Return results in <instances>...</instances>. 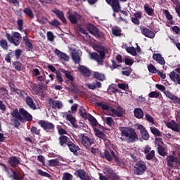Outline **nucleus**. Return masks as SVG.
Masks as SVG:
<instances>
[{
    "mask_svg": "<svg viewBox=\"0 0 180 180\" xmlns=\"http://www.w3.org/2000/svg\"><path fill=\"white\" fill-rule=\"evenodd\" d=\"M112 33L115 37H122V30L120 28H112Z\"/></svg>",
    "mask_w": 180,
    "mask_h": 180,
    "instance_id": "obj_47",
    "label": "nucleus"
},
{
    "mask_svg": "<svg viewBox=\"0 0 180 180\" xmlns=\"http://www.w3.org/2000/svg\"><path fill=\"white\" fill-rule=\"evenodd\" d=\"M167 127H169V129H171L172 130H173V131L174 132H180V121L179 123H176V122H167Z\"/></svg>",
    "mask_w": 180,
    "mask_h": 180,
    "instance_id": "obj_21",
    "label": "nucleus"
},
{
    "mask_svg": "<svg viewBox=\"0 0 180 180\" xmlns=\"http://www.w3.org/2000/svg\"><path fill=\"white\" fill-rule=\"evenodd\" d=\"M150 129L152 134H153V135H155L156 136H161V133L160 132V130L158 129V128L150 127Z\"/></svg>",
    "mask_w": 180,
    "mask_h": 180,
    "instance_id": "obj_54",
    "label": "nucleus"
},
{
    "mask_svg": "<svg viewBox=\"0 0 180 180\" xmlns=\"http://www.w3.org/2000/svg\"><path fill=\"white\" fill-rule=\"evenodd\" d=\"M111 155L115 158V161L117 163V166H122V165H124L123 162L120 159L118 155H116V153L113 150H110Z\"/></svg>",
    "mask_w": 180,
    "mask_h": 180,
    "instance_id": "obj_31",
    "label": "nucleus"
},
{
    "mask_svg": "<svg viewBox=\"0 0 180 180\" xmlns=\"http://www.w3.org/2000/svg\"><path fill=\"white\" fill-rule=\"evenodd\" d=\"M141 33L143 34V36L148 37V39H154L155 37V34L149 28L143 27V25L141 26Z\"/></svg>",
    "mask_w": 180,
    "mask_h": 180,
    "instance_id": "obj_11",
    "label": "nucleus"
},
{
    "mask_svg": "<svg viewBox=\"0 0 180 180\" xmlns=\"http://www.w3.org/2000/svg\"><path fill=\"white\" fill-rule=\"evenodd\" d=\"M137 129L140 130V134L142 139L146 141L149 139L150 135L148 131L146 129V127H144L143 124H138Z\"/></svg>",
    "mask_w": 180,
    "mask_h": 180,
    "instance_id": "obj_14",
    "label": "nucleus"
},
{
    "mask_svg": "<svg viewBox=\"0 0 180 180\" xmlns=\"http://www.w3.org/2000/svg\"><path fill=\"white\" fill-rule=\"evenodd\" d=\"M126 51L133 56H137V51L134 47H127Z\"/></svg>",
    "mask_w": 180,
    "mask_h": 180,
    "instance_id": "obj_46",
    "label": "nucleus"
},
{
    "mask_svg": "<svg viewBox=\"0 0 180 180\" xmlns=\"http://www.w3.org/2000/svg\"><path fill=\"white\" fill-rule=\"evenodd\" d=\"M134 114L138 119H142L143 117V111L141 108H136L134 110Z\"/></svg>",
    "mask_w": 180,
    "mask_h": 180,
    "instance_id": "obj_35",
    "label": "nucleus"
},
{
    "mask_svg": "<svg viewBox=\"0 0 180 180\" xmlns=\"http://www.w3.org/2000/svg\"><path fill=\"white\" fill-rule=\"evenodd\" d=\"M54 53L60 58V60H63L65 61L70 60V56L64 53V52H61L60 51H59V49H56Z\"/></svg>",
    "mask_w": 180,
    "mask_h": 180,
    "instance_id": "obj_20",
    "label": "nucleus"
},
{
    "mask_svg": "<svg viewBox=\"0 0 180 180\" xmlns=\"http://www.w3.org/2000/svg\"><path fill=\"white\" fill-rule=\"evenodd\" d=\"M60 161L58 158L51 159L49 160V167H58L59 166Z\"/></svg>",
    "mask_w": 180,
    "mask_h": 180,
    "instance_id": "obj_41",
    "label": "nucleus"
},
{
    "mask_svg": "<svg viewBox=\"0 0 180 180\" xmlns=\"http://www.w3.org/2000/svg\"><path fill=\"white\" fill-rule=\"evenodd\" d=\"M145 119L149 123H151L152 124H155L154 122V117H152L150 114L146 113L145 114Z\"/></svg>",
    "mask_w": 180,
    "mask_h": 180,
    "instance_id": "obj_53",
    "label": "nucleus"
},
{
    "mask_svg": "<svg viewBox=\"0 0 180 180\" xmlns=\"http://www.w3.org/2000/svg\"><path fill=\"white\" fill-rule=\"evenodd\" d=\"M79 72L86 77H89L91 75V71L86 66L79 65Z\"/></svg>",
    "mask_w": 180,
    "mask_h": 180,
    "instance_id": "obj_19",
    "label": "nucleus"
},
{
    "mask_svg": "<svg viewBox=\"0 0 180 180\" xmlns=\"http://www.w3.org/2000/svg\"><path fill=\"white\" fill-rule=\"evenodd\" d=\"M117 92H119V89H116L113 85H110L107 89V93L110 95L117 94Z\"/></svg>",
    "mask_w": 180,
    "mask_h": 180,
    "instance_id": "obj_42",
    "label": "nucleus"
},
{
    "mask_svg": "<svg viewBox=\"0 0 180 180\" xmlns=\"http://www.w3.org/2000/svg\"><path fill=\"white\" fill-rule=\"evenodd\" d=\"M132 68H129L127 66H124V68H122V75H124L125 77H130L131 74L132 73Z\"/></svg>",
    "mask_w": 180,
    "mask_h": 180,
    "instance_id": "obj_32",
    "label": "nucleus"
},
{
    "mask_svg": "<svg viewBox=\"0 0 180 180\" xmlns=\"http://www.w3.org/2000/svg\"><path fill=\"white\" fill-rule=\"evenodd\" d=\"M8 163L10 164L11 167H16L20 163V161L17 157H15V155H12L8 159Z\"/></svg>",
    "mask_w": 180,
    "mask_h": 180,
    "instance_id": "obj_22",
    "label": "nucleus"
},
{
    "mask_svg": "<svg viewBox=\"0 0 180 180\" xmlns=\"http://www.w3.org/2000/svg\"><path fill=\"white\" fill-rule=\"evenodd\" d=\"M5 37H6L7 40L9 41L10 44H13L14 46H18L20 44V41H22V37L20 33L18 32H13L12 35L9 33L6 32Z\"/></svg>",
    "mask_w": 180,
    "mask_h": 180,
    "instance_id": "obj_4",
    "label": "nucleus"
},
{
    "mask_svg": "<svg viewBox=\"0 0 180 180\" xmlns=\"http://www.w3.org/2000/svg\"><path fill=\"white\" fill-rule=\"evenodd\" d=\"M111 112H112L114 117L122 118L124 117L126 110L124 108H123V107L118 106L116 109H111Z\"/></svg>",
    "mask_w": 180,
    "mask_h": 180,
    "instance_id": "obj_13",
    "label": "nucleus"
},
{
    "mask_svg": "<svg viewBox=\"0 0 180 180\" xmlns=\"http://www.w3.org/2000/svg\"><path fill=\"white\" fill-rule=\"evenodd\" d=\"M96 134L97 137L103 140L104 142H105V144H110V141L108 140V138H107L106 135L104 133H103L102 131L97 130V132Z\"/></svg>",
    "mask_w": 180,
    "mask_h": 180,
    "instance_id": "obj_27",
    "label": "nucleus"
},
{
    "mask_svg": "<svg viewBox=\"0 0 180 180\" xmlns=\"http://www.w3.org/2000/svg\"><path fill=\"white\" fill-rule=\"evenodd\" d=\"M153 58L157 61L158 63H160V65H165V60L161 54L155 53L153 55Z\"/></svg>",
    "mask_w": 180,
    "mask_h": 180,
    "instance_id": "obj_25",
    "label": "nucleus"
},
{
    "mask_svg": "<svg viewBox=\"0 0 180 180\" xmlns=\"http://www.w3.org/2000/svg\"><path fill=\"white\" fill-rule=\"evenodd\" d=\"M95 50L97 52H89V58L96 61L98 65H103V63L105 58V53H109V49L106 46H98L96 47Z\"/></svg>",
    "mask_w": 180,
    "mask_h": 180,
    "instance_id": "obj_2",
    "label": "nucleus"
},
{
    "mask_svg": "<svg viewBox=\"0 0 180 180\" xmlns=\"http://www.w3.org/2000/svg\"><path fill=\"white\" fill-rule=\"evenodd\" d=\"M18 30L22 31L23 29V20L22 18H19L17 22Z\"/></svg>",
    "mask_w": 180,
    "mask_h": 180,
    "instance_id": "obj_63",
    "label": "nucleus"
},
{
    "mask_svg": "<svg viewBox=\"0 0 180 180\" xmlns=\"http://www.w3.org/2000/svg\"><path fill=\"white\" fill-rule=\"evenodd\" d=\"M88 118H89V121L91 123V124L93 127H96L98 124V121L96 120V117H94V116L91 115V114L88 113Z\"/></svg>",
    "mask_w": 180,
    "mask_h": 180,
    "instance_id": "obj_40",
    "label": "nucleus"
},
{
    "mask_svg": "<svg viewBox=\"0 0 180 180\" xmlns=\"http://www.w3.org/2000/svg\"><path fill=\"white\" fill-rule=\"evenodd\" d=\"M79 113L82 116V118L87 120L89 117V113L86 112V110L84 107H80L79 109Z\"/></svg>",
    "mask_w": 180,
    "mask_h": 180,
    "instance_id": "obj_37",
    "label": "nucleus"
},
{
    "mask_svg": "<svg viewBox=\"0 0 180 180\" xmlns=\"http://www.w3.org/2000/svg\"><path fill=\"white\" fill-rule=\"evenodd\" d=\"M68 19L72 25H75L78 24L79 21L83 20L82 15L78 13L77 11H73V13L68 12Z\"/></svg>",
    "mask_w": 180,
    "mask_h": 180,
    "instance_id": "obj_7",
    "label": "nucleus"
},
{
    "mask_svg": "<svg viewBox=\"0 0 180 180\" xmlns=\"http://www.w3.org/2000/svg\"><path fill=\"white\" fill-rule=\"evenodd\" d=\"M30 131L33 136H34V135L40 136V134H41L40 133L41 130L38 129V128L37 127H32Z\"/></svg>",
    "mask_w": 180,
    "mask_h": 180,
    "instance_id": "obj_49",
    "label": "nucleus"
},
{
    "mask_svg": "<svg viewBox=\"0 0 180 180\" xmlns=\"http://www.w3.org/2000/svg\"><path fill=\"white\" fill-rule=\"evenodd\" d=\"M119 129L121 135L120 139L122 142L132 143L136 142L139 139L138 134L134 128L130 127H120Z\"/></svg>",
    "mask_w": 180,
    "mask_h": 180,
    "instance_id": "obj_1",
    "label": "nucleus"
},
{
    "mask_svg": "<svg viewBox=\"0 0 180 180\" xmlns=\"http://www.w3.org/2000/svg\"><path fill=\"white\" fill-rule=\"evenodd\" d=\"M49 105L52 109H61L63 108V103L61 102V101L53 100V98L49 99Z\"/></svg>",
    "mask_w": 180,
    "mask_h": 180,
    "instance_id": "obj_12",
    "label": "nucleus"
},
{
    "mask_svg": "<svg viewBox=\"0 0 180 180\" xmlns=\"http://www.w3.org/2000/svg\"><path fill=\"white\" fill-rule=\"evenodd\" d=\"M154 156H155V150H151L146 155V158L147 160H151L153 159Z\"/></svg>",
    "mask_w": 180,
    "mask_h": 180,
    "instance_id": "obj_58",
    "label": "nucleus"
},
{
    "mask_svg": "<svg viewBox=\"0 0 180 180\" xmlns=\"http://www.w3.org/2000/svg\"><path fill=\"white\" fill-rule=\"evenodd\" d=\"M66 118L68 120V122H70V124L73 126V127L78 129L79 126L78 124L76 123L77 120L75 117L71 115V114H67Z\"/></svg>",
    "mask_w": 180,
    "mask_h": 180,
    "instance_id": "obj_30",
    "label": "nucleus"
},
{
    "mask_svg": "<svg viewBox=\"0 0 180 180\" xmlns=\"http://www.w3.org/2000/svg\"><path fill=\"white\" fill-rule=\"evenodd\" d=\"M52 12L58 17V18L60 20V21L63 23H65V24L68 23L67 18L65 17L63 11L59 9L55 8L52 10Z\"/></svg>",
    "mask_w": 180,
    "mask_h": 180,
    "instance_id": "obj_15",
    "label": "nucleus"
},
{
    "mask_svg": "<svg viewBox=\"0 0 180 180\" xmlns=\"http://www.w3.org/2000/svg\"><path fill=\"white\" fill-rule=\"evenodd\" d=\"M82 143L86 148L90 147L93 143H94V140L91 139V138H89V136H86V135L83 134L82 136Z\"/></svg>",
    "mask_w": 180,
    "mask_h": 180,
    "instance_id": "obj_17",
    "label": "nucleus"
},
{
    "mask_svg": "<svg viewBox=\"0 0 180 180\" xmlns=\"http://www.w3.org/2000/svg\"><path fill=\"white\" fill-rule=\"evenodd\" d=\"M37 174L39 175H40L41 176H45V177H47V178H51V174H48V172H46L42 171L41 169H38Z\"/></svg>",
    "mask_w": 180,
    "mask_h": 180,
    "instance_id": "obj_50",
    "label": "nucleus"
},
{
    "mask_svg": "<svg viewBox=\"0 0 180 180\" xmlns=\"http://www.w3.org/2000/svg\"><path fill=\"white\" fill-rule=\"evenodd\" d=\"M62 180H72V174L65 172L63 176Z\"/></svg>",
    "mask_w": 180,
    "mask_h": 180,
    "instance_id": "obj_55",
    "label": "nucleus"
},
{
    "mask_svg": "<svg viewBox=\"0 0 180 180\" xmlns=\"http://www.w3.org/2000/svg\"><path fill=\"white\" fill-rule=\"evenodd\" d=\"M97 105L101 108L103 110H108L110 109V107L108 105V104H105L101 102H98Z\"/></svg>",
    "mask_w": 180,
    "mask_h": 180,
    "instance_id": "obj_57",
    "label": "nucleus"
},
{
    "mask_svg": "<svg viewBox=\"0 0 180 180\" xmlns=\"http://www.w3.org/2000/svg\"><path fill=\"white\" fill-rule=\"evenodd\" d=\"M148 70L149 71L150 73H152V74H156L158 73V70L157 68H155V66H154L153 64H150L148 66Z\"/></svg>",
    "mask_w": 180,
    "mask_h": 180,
    "instance_id": "obj_52",
    "label": "nucleus"
},
{
    "mask_svg": "<svg viewBox=\"0 0 180 180\" xmlns=\"http://www.w3.org/2000/svg\"><path fill=\"white\" fill-rule=\"evenodd\" d=\"M149 98H158V96H160V93L157 92V91H152L150 93H149L148 95Z\"/></svg>",
    "mask_w": 180,
    "mask_h": 180,
    "instance_id": "obj_64",
    "label": "nucleus"
},
{
    "mask_svg": "<svg viewBox=\"0 0 180 180\" xmlns=\"http://www.w3.org/2000/svg\"><path fill=\"white\" fill-rule=\"evenodd\" d=\"M59 143L60 146L65 147L66 146H68V143L70 142V138L68 136H65V135H61L59 138Z\"/></svg>",
    "mask_w": 180,
    "mask_h": 180,
    "instance_id": "obj_23",
    "label": "nucleus"
},
{
    "mask_svg": "<svg viewBox=\"0 0 180 180\" xmlns=\"http://www.w3.org/2000/svg\"><path fill=\"white\" fill-rule=\"evenodd\" d=\"M143 8L148 15L152 16L154 15V9L153 8H150L148 6H144Z\"/></svg>",
    "mask_w": 180,
    "mask_h": 180,
    "instance_id": "obj_45",
    "label": "nucleus"
},
{
    "mask_svg": "<svg viewBox=\"0 0 180 180\" xmlns=\"http://www.w3.org/2000/svg\"><path fill=\"white\" fill-rule=\"evenodd\" d=\"M23 12H24L25 15L28 16L30 18H31V19L34 18V14L33 11H32L31 8H29V7L25 8L23 10Z\"/></svg>",
    "mask_w": 180,
    "mask_h": 180,
    "instance_id": "obj_36",
    "label": "nucleus"
},
{
    "mask_svg": "<svg viewBox=\"0 0 180 180\" xmlns=\"http://www.w3.org/2000/svg\"><path fill=\"white\" fill-rule=\"evenodd\" d=\"M165 94L169 98L174 104H178L179 97L174 95V94L170 91H165Z\"/></svg>",
    "mask_w": 180,
    "mask_h": 180,
    "instance_id": "obj_26",
    "label": "nucleus"
},
{
    "mask_svg": "<svg viewBox=\"0 0 180 180\" xmlns=\"http://www.w3.org/2000/svg\"><path fill=\"white\" fill-rule=\"evenodd\" d=\"M101 157L103 159H105V160H107L108 161H110V162L113 160L112 156L110 155V153L108 150H105L104 151V153L101 154Z\"/></svg>",
    "mask_w": 180,
    "mask_h": 180,
    "instance_id": "obj_33",
    "label": "nucleus"
},
{
    "mask_svg": "<svg viewBox=\"0 0 180 180\" xmlns=\"http://www.w3.org/2000/svg\"><path fill=\"white\" fill-rule=\"evenodd\" d=\"M11 115L12 117H16L22 123L25 122H32L33 120L32 114L24 108H20L19 111L18 109L13 110L11 112Z\"/></svg>",
    "mask_w": 180,
    "mask_h": 180,
    "instance_id": "obj_3",
    "label": "nucleus"
},
{
    "mask_svg": "<svg viewBox=\"0 0 180 180\" xmlns=\"http://www.w3.org/2000/svg\"><path fill=\"white\" fill-rule=\"evenodd\" d=\"M72 58L75 63L79 64L81 63V56L79 51H74L72 53Z\"/></svg>",
    "mask_w": 180,
    "mask_h": 180,
    "instance_id": "obj_28",
    "label": "nucleus"
},
{
    "mask_svg": "<svg viewBox=\"0 0 180 180\" xmlns=\"http://www.w3.org/2000/svg\"><path fill=\"white\" fill-rule=\"evenodd\" d=\"M49 25H50L51 26L58 27V26L60 25V21H58V20L54 19V20H53L52 21H51V22H49Z\"/></svg>",
    "mask_w": 180,
    "mask_h": 180,
    "instance_id": "obj_60",
    "label": "nucleus"
},
{
    "mask_svg": "<svg viewBox=\"0 0 180 180\" xmlns=\"http://www.w3.org/2000/svg\"><path fill=\"white\" fill-rule=\"evenodd\" d=\"M146 164L142 160L138 161L134 166V174L136 175H142L146 173Z\"/></svg>",
    "mask_w": 180,
    "mask_h": 180,
    "instance_id": "obj_6",
    "label": "nucleus"
},
{
    "mask_svg": "<svg viewBox=\"0 0 180 180\" xmlns=\"http://www.w3.org/2000/svg\"><path fill=\"white\" fill-rule=\"evenodd\" d=\"M93 77H94V78L97 79V80H99L101 82L104 81L105 79L104 75H103L102 73H100L98 72H94Z\"/></svg>",
    "mask_w": 180,
    "mask_h": 180,
    "instance_id": "obj_38",
    "label": "nucleus"
},
{
    "mask_svg": "<svg viewBox=\"0 0 180 180\" xmlns=\"http://www.w3.org/2000/svg\"><path fill=\"white\" fill-rule=\"evenodd\" d=\"M167 160L169 164H172L173 162H176L177 158H175L174 155H169L167 157Z\"/></svg>",
    "mask_w": 180,
    "mask_h": 180,
    "instance_id": "obj_61",
    "label": "nucleus"
},
{
    "mask_svg": "<svg viewBox=\"0 0 180 180\" xmlns=\"http://www.w3.org/2000/svg\"><path fill=\"white\" fill-rule=\"evenodd\" d=\"M75 174L76 175V176L80 178L81 180H91V179L89 177L88 174H86V172L84 170H77L75 172Z\"/></svg>",
    "mask_w": 180,
    "mask_h": 180,
    "instance_id": "obj_18",
    "label": "nucleus"
},
{
    "mask_svg": "<svg viewBox=\"0 0 180 180\" xmlns=\"http://www.w3.org/2000/svg\"><path fill=\"white\" fill-rule=\"evenodd\" d=\"M23 41H24V44L26 47V49L27 51H31L34 49L33 44H32V42L30 41V39H29V37H27V35H25L23 37Z\"/></svg>",
    "mask_w": 180,
    "mask_h": 180,
    "instance_id": "obj_24",
    "label": "nucleus"
},
{
    "mask_svg": "<svg viewBox=\"0 0 180 180\" xmlns=\"http://www.w3.org/2000/svg\"><path fill=\"white\" fill-rule=\"evenodd\" d=\"M39 125L47 133H53L55 130V124L49 121L39 120L38 121Z\"/></svg>",
    "mask_w": 180,
    "mask_h": 180,
    "instance_id": "obj_8",
    "label": "nucleus"
},
{
    "mask_svg": "<svg viewBox=\"0 0 180 180\" xmlns=\"http://www.w3.org/2000/svg\"><path fill=\"white\" fill-rule=\"evenodd\" d=\"M33 98H34L33 96L32 97L28 95L25 97V102L30 109L37 110V104L34 103Z\"/></svg>",
    "mask_w": 180,
    "mask_h": 180,
    "instance_id": "obj_16",
    "label": "nucleus"
},
{
    "mask_svg": "<svg viewBox=\"0 0 180 180\" xmlns=\"http://www.w3.org/2000/svg\"><path fill=\"white\" fill-rule=\"evenodd\" d=\"M0 47L4 50H8V44L6 39H1L0 40Z\"/></svg>",
    "mask_w": 180,
    "mask_h": 180,
    "instance_id": "obj_43",
    "label": "nucleus"
},
{
    "mask_svg": "<svg viewBox=\"0 0 180 180\" xmlns=\"http://www.w3.org/2000/svg\"><path fill=\"white\" fill-rule=\"evenodd\" d=\"M13 67L17 71H21L23 69V66L21 62L19 61H14L13 62Z\"/></svg>",
    "mask_w": 180,
    "mask_h": 180,
    "instance_id": "obj_39",
    "label": "nucleus"
},
{
    "mask_svg": "<svg viewBox=\"0 0 180 180\" xmlns=\"http://www.w3.org/2000/svg\"><path fill=\"white\" fill-rule=\"evenodd\" d=\"M56 79L58 80L57 83L59 84H62L63 82V78L62 77V73L60 71H56Z\"/></svg>",
    "mask_w": 180,
    "mask_h": 180,
    "instance_id": "obj_48",
    "label": "nucleus"
},
{
    "mask_svg": "<svg viewBox=\"0 0 180 180\" xmlns=\"http://www.w3.org/2000/svg\"><path fill=\"white\" fill-rule=\"evenodd\" d=\"M120 1L125 3L127 0H105V2L111 6L114 13H119L122 8Z\"/></svg>",
    "mask_w": 180,
    "mask_h": 180,
    "instance_id": "obj_9",
    "label": "nucleus"
},
{
    "mask_svg": "<svg viewBox=\"0 0 180 180\" xmlns=\"http://www.w3.org/2000/svg\"><path fill=\"white\" fill-rule=\"evenodd\" d=\"M11 122H13L15 127H19L20 126V121L16 117H13V119L11 120Z\"/></svg>",
    "mask_w": 180,
    "mask_h": 180,
    "instance_id": "obj_56",
    "label": "nucleus"
},
{
    "mask_svg": "<svg viewBox=\"0 0 180 180\" xmlns=\"http://www.w3.org/2000/svg\"><path fill=\"white\" fill-rule=\"evenodd\" d=\"M86 30H89V33L92 34V36H94L96 39H100V37H103V39H105V34L103 33V32L99 31L98 28L96 27V25H94L92 23H87L86 25Z\"/></svg>",
    "mask_w": 180,
    "mask_h": 180,
    "instance_id": "obj_5",
    "label": "nucleus"
},
{
    "mask_svg": "<svg viewBox=\"0 0 180 180\" xmlns=\"http://www.w3.org/2000/svg\"><path fill=\"white\" fill-rule=\"evenodd\" d=\"M103 173L111 180H120V176L116 174L110 166L105 167Z\"/></svg>",
    "mask_w": 180,
    "mask_h": 180,
    "instance_id": "obj_10",
    "label": "nucleus"
},
{
    "mask_svg": "<svg viewBox=\"0 0 180 180\" xmlns=\"http://www.w3.org/2000/svg\"><path fill=\"white\" fill-rule=\"evenodd\" d=\"M105 124L109 127H112L115 124V121L113 120L112 117H108L105 118Z\"/></svg>",
    "mask_w": 180,
    "mask_h": 180,
    "instance_id": "obj_51",
    "label": "nucleus"
},
{
    "mask_svg": "<svg viewBox=\"0 0 180 180\" xmlns=\"http://www.w3.org/2000/svg\"><path fill=\"white\" fill-rule=\"evenodd\" d=\"M164 15L166 16V18L170 21V24L172 25H174L176 22L174 20H172L174 19V17L172 16V15H171L168 10H165Z\"/></svg>",
    "mask_w": 180,
    "mask_h": 180,
    "instance_id": "obj_34",
    "label": "nucleus"
},
{
    "mask_svg": "<svg viewBox=\"0 0 180 180\" xmlns=\"http://www.w3.org/2000/svg\"><path fill=\"white\" fill-rule=\"evenodd\" d=\"M65 78L68 79V80L71 82V84H72V82H74L75 78L74 76L71 75V72L70 71H68L67 73H65Z\"/></svg>",
    "mask_w": 180,
    "mask_h": 180,
    "instance_id": "obj_59",
    "label": "nucleus"
},
{
    "mask_svg": "<svg viewBox=\"0 0 180 180\" xmlns=\"http://www.w3.org/2000/svg\"><path fill=\"white\" fill-rule=\"evenodd\" d=\"M13 178L14 180H23V179L18 174V172L15 171L13 172Z\"/></svg>",
    "mask_w": 180,
    "mask_h": 180,
    "instance_id": "obj_62",
    "label": "nucleus"
},
{
    "mask_svg": "<svg viewBox=\"0 0 180 180\" xmlns=\"http://www.w3.org/2000/svg\"><path fill=\"white\" fill-rule=\"evenodd\" d=\"M158 152L160 156H166L167 153L165 152V148L162 146L160 143L158 144Z\"/></svg>",
    "mask_w": 180,
    "mask_h": 180,
    "instance_id": "obj_44",
    "label": "nucleus"
},
{
    "mask_svg": "<svg viewBox=\"0 0 180 180\" xmlns=\"http://www.w3.org/2000/svg\"><path fill=\"white\" fill-rule=\"evenodd\" d=\"M68 147L74 154H77V151L80 150V148L79 146H76V145L72 143V141H69V143H68Z\"/></svg>",
    "mask_w": 180,
    "mask_h": 180,
    "instance_id": "obj_29",
    "label": "nucleus"
}]
</instances>
